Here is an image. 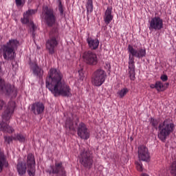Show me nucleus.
<instances>
[{
    "instance_id": "c85d7f7f",
    "label": "nucleus",
    "mask_w": 176,
    "mask_h": 176,
    "mask_svg": "<svg viewBox=\"0 0 176 176\" xmlns=\"http://www.w3.org/2000/svg\"><path fill=\"white\" fill-rule=\"evenodd\" d=\"M129 91V89L127 88H123L120 91L118 92V94L120 96L121 98H123L126 94H127V92Z\"/></svg>"
},
{
    "instance_id": "4468645a",
    "label": "nucleus",
    "mask_w": 176,
    "mask_h": 176,
    "mask_svg": "<svg viewBox=\"0 0 176 176\" xmlns=\"http://www.w3.org/2000/svg\"><path fill=\"white\" fill-rule=\"evenodd\" d=\"M128 71L131 80H135V61L133 56H129Z\"/></svg>"
},
{
    "instance_id": "f8f14e48",
    "label": "nucleus",
    "mask_w": 176,
    "mask_h": 176,
    "mask_svg": "<svg viewBox=\"0 0 176 176\" xmlns=\"http://www.w3.org/2000/svg\"><path fill=\"white\" fill-rule=\"evenodd\" d=\"M58 36H50L49 39L46 41V47L50 54H54L56 53V47L58 45Z\"/></svg>"
},
{
    "instance_id": "7c9ffc66",
    "label": "nucleus",
    "mask_w": 176,
    "mask_h": 176,
    "mask_svg": "<svg viewBox=\"0 0 176 176\" xmlns=\"http://www.w3.org/2000/svg\"><path fill=\"white\" fill-rule=\"evenodd\" d=\"M150 123H151V126H153V127L156 128V127H157V125L159 124V120H157L153 118H151Z\"/></svg>"
},
{
    "instance_id": "9b49d317",
    "label": "nucleus",
    "mask_w": 176,
    "mask_h": 176,
    "mask_svg": "<svg viewBox=\"0 0 176 176\" xmlns=\"http://www.w3.org/2000/svg\"><path fill=\"white\" fill-rule=\"evenodd\" d=\"M149 30L151 31H160L162 30L164 24L163 23V19L160 16H154L151 18V21H149Z\"/></svg>"
},
{
    "instance_id": "4be33fe9",
    "label": "nucleus",
    "mask_w": 176,
    "mask_h": 176,
    "mask_svg": "<svg viewBox=\"0 0 176 176\" xmlns=\"http://www.w3.org/2000/svg\"><path fill=\"white\" fill-rule=\"evenodd\" d=\"M76 124H78L76 123V124H74V122L72 121V120L71 118H67L66 120L65 126L66 129H69V130H72V131H75L76 130Z\"/></svg>"
},
{
    "instance_id": "ddd939ff",
    "label": "nucleus",
    "mask_w": 176,
    "mask_h": 176,
    "mask_svg": "<svg viewBox=\"0 0 176 176\" xmlns=\"http://www.w3.org/2000/svg\"><path fill=\"white\" fill-rule=\"evenodd\" d=\"M138 157L140 160L142 162H149L151 160V154H149V151H148V148L144 145L139 146L138 148Z\"/></svg>"
},
{
    "instance_id": "a211bd4d",
    "label": "nucleus",
    "mask_w": 176,
    "mask_h": 176,
    "mask_svg": "<svg viewBox=\"0 0 176 176\" xmlns=\"http://www.w3.org/2000/svg\"><path fill=\"white\" fill-rule=\"evenodd\" d=\"M32 69L33 72V75L36 76V78H39L40 79H42L43 78V69L42 67H39L38 64L33 63L32 65Z\"/></svg>"
},
{
    "instance_id": "c9c22d12",
    "label": "nucleus",
    "mask_w": 176,
    "mask_h": 176,
    "mask_svg": "<svg viewBox=\"0 0 176 176\" xmlns=\"http://www.w3.org/2000/svg\"><path fill=\"white\" fill-rule=\"evenodd\" d=\"M160 79L162 80V82H167V80H168V77L167 75L164 74L161 76Z\"/></svg>"
},
{
    "instance_id": "5701e85b",
    "label": "nucleus",
    "mask_w": 176,
    "mask_h": 176,
    "mask_svg": "<svg viewBox=\"0 0 176 176\" xmlns=\"http://www.w3.org/2000/svg\"><path fill=\"white\" fill-rule=\"evenodd\" d=\"M100 45V41L98 39H90L89 40V49H91L92 50H96V49H98V46Z\"/></svg>"
},
{
    "instance_id": "4c0bfd02",
    "label": "nucleus",
    "mask_w": 176,
    "mask_h": 176,
    "mask_svg": "<svg viewBox=\"0 0 176 176\" xmlns=\"http://www.w3.org/2000/svg\"><path fill=\"white\" fill-rule=\"evenodd\" d=\"M3 105H5V102L0 99V110L2 109V108H3Z\"/></svg>"
},
{
    "instance_id": "dca6fc26",
    "label": "nucleus",
    "mask_w": 176,
    "mask_h": 176,
    "mask_svg": "<svg viewBox=\"0 0 176 176\" xmlns=\"http://www.w3.org/2000/svg\"><path fill=\"white\" fill-rule=\"evenodd\" d=\"M31 111L34 115H41L45 111V104L41 102H36L32 104Z\"/></svg>"
},
{
    "instance_id": "0eeeda50",
    "label": "nucleus",
    "mask_w": 176,
    "mask_h": 176,
    "mask_svg": "<svg viewBox=\"0 0 176 176\" xmlns=\"http://www.w3.org/2000/svg\"><path fill=\"white\" fill-rule=\"evenodd\" d=\"M106 77L107 74L105 71L102 70V69H96L91 76L92 85L100 87V86H102L104 84V82H105Z\"/></svg>"
},
{
    "instance_id": "cd10ccee",
    "label": "nucleus",
    "mask_w": 176,
    "mask_h": 176,
    "mask_svg": "<svg viewBox=\"0 0 176 176\" xmlns=\"http://www.w3.org/2000/svg\"><path fill=\"white\" fill-rule=\"evenodd\" d=\"M156 83V90L157 91H164L166 89L164 88V84L162 81H157Z\"/></svg>"
},
{
    "instance_id": "2f4dec72",
    "label": "nucleus",
    "mask_w": 176,
    "mask_h": 176,
    "mask_svg": "<svg viewBox=\"0 0 176 176\" xmlns=\"http://www.w3.org/2000/svg\"><path fill=\"white\" fill-rule=\"evenodd\" d=\"M135 166L138 171H142L144 170V168H142V162L141 161H138L135 162Z\"/></svg>"
},
{
    "instance_id": "72a5a7b5",
    "label": "nucleus",
    "mask_w": 176,
    "mask_h": 176,
    "mask_svg": "<svg viewBox=\"0 0 176 176\" xmlns=\"http://www.w3.org/2000/svg\"><path fill=\"white\" fill-rule=\"evenodd\" d=\"M82 58L87 64L89 63V52H85L82 55Z\"/></svg>"
},
{
    "instance_id": "6ab92c4d",
    "label": "nucleus",
    "mask_w": 176,
    "mask_h": 176,
    "mask_svg": "<svg viewBox=\"0 0 176 176\" xmlns=\"http://www.w3.org/2000/svg\"><path fill=\"white\" fill-rule=\"evenodd\" d=\"M9 167V162L3 152L0 151V173L3 171V168Z\"/></svg>"
},
{
    "instance_id": "f03ea898",
    "label": "nucleus",
    "mask_w": 176,
    "mask_h": 176,
    "mask_svg": "<svg viewBox=\"0 0 176 176\" xmlns=\"http://www.w3.org/2000/svg\"><path fill=\"white\" fill-rule=\"evenodd\" d=\"M16 108V102L14 101H10L6 107V109L2 114V121L0 122V131H3L4 133H8L12 134L14 129L9 124L5 123V122H8L10 120L13 113H14V109Z\"/></svg>"
},
{
    "instance_id": "7ed1b4c3",
    "label": "nucleus",
    "mask_w": 176,
    "mask_h": 176,
    "mask_svg": "<svg viewBox=\"0 0 176 176\" xmlns=\"http://www.w3.org/2000/svg\"><path fill=\"white\" fill-rule=\"evenodd\" d=\"M16 170L19 175L23 176L28 171L29 176H35V158L33 154L29 153L28 155L27 164L21 161L18 162Z\"/></svg>"
},
{
    "instance_id": "412c9836",
    "label": "nucleus",
    "mask_w": 176,
    "mask_h": 176,
    "mask_svg": "<svg viewBox=\"0 0 176 176\" xmlns=\"http://www.w3.org/2000/svg\"><path fill=\"white\" fill-rule=\"evenodd\" d=\"M80 163H81V164L87 168L89 167V153L87 151H83L81 153L80 157Z\"/></svg>"
},
{
    "instance_id": "a19ab883",
    "label": "nucleus",
    "mask_w": 176,
    "mask_h": 176,
    "mask_svg": "<svg viewBox=\"0 0 176 176\" xmlns=\"http://www.w3.org/2000/svg\"><path fill=\"white\" fill-rule=\"evenodd\" d=\"M89 5H90V6H91V10H93V5L92 4H90V0H89Z\"/></svg>"
},
{
    "instance_id": "423d86ee",
    "label": "nucleus",
    "mask_w": 176,
    "mask_h": 176,
    "mask_svg": "<svg viewBox=\"0 0 176 176\" xmlns=\"http://www.w3.org/2000/svg\"><path fill=\"white\" fill-rule=\"evenodd\" d=\"M42 17L47 27H53L57 23V16H56L54 10L47 6L43 9Z\"/></svg>"
},
{
    "instance_id": "ea45409f",
    "label": "nucleus",
    "mask_w": 176,
    "mask_h": 176,
    "mask_svg": "<svg viewBox=\"0 0 176 176\" xmlns=\"http://www.w3.org/2000/svg\"><path fill=\"white\" fill-rule=\"evenodd\" d=\"M93 160H91V158L89 157V166H90V164H93Z\"/></svg>"
},
{
    "instance_id": "a878e982",
    "label": "nucleus",
    "mask_w": 176,
    "mask_h": 176,
    "mask_svg": "<svg viewBox=\"0 0 176 176\" xmlns=\"http://www.w3.org/2000/svg\"><path fill=\"white\" fill-rule=\"evenodd\" d=\"M57 2L58 3V8L60 16L61 17H65V14H64V6H63V3H61V0H57Z\"/></svg>"
},
{
    "instance_id": "473e14b6",
    "label": "nucleus",
    "mask_w": 176,
    "mask_h": 176,
    "mask_svg": "<svg viewBox=\"0 0 176 176\" xmlns=\"http://www.w3.org/2000/svg\"><path fill=\"white\" fill-rule=\"evenodd\" d=\"M13 140H14V137L13 136H4V141L8 144H10Z\"/></svg>"
},
{
    "instance_id": "bb28decb",
    "label": "nucleus",
    "mask_w": 176,
    "mask_h": 176,
    "mask_svg": "<svg viewBox=\"0 0 176 176\" xmlns=\"http://www.w3.org/2000/svg\"><path fill=\"white\" fill-rule=\"evenodd\" d=\"M169 171L172 176H176V161L172 162L169 167Z\"/></svg>"
},
{
    "instance_id": "aec40b11",
    "label": "nucleus",
    "mask_w": 176,
    "mask_h": 176,
    "mask_svg": "<svg viewBox=\"0 0 176 176\" xmlns=\"http://www.w3.org/2000/svg\"><path fill=\"white\" fill-rule=\"evenodd\" d=\"M113 20V16H112V7L108 6L104 12V23L108 25Z\"/></svg>"
},
{
    "instance_id": "c03bdc74",
    "label": "nucleus",
    "mask_w": 176,
    "mask_h": 176,
    "mask_svg": "<svg viewBox=\"0 0 176 176\" xmlns=\"http://www.w3.org/2000/svg\"><path fill=\"white\" fill-rule=\"evenodd\" d=\"M166 85V86H168L169 84H168V82H167Z\"/></svg>"
},
{
    "instance_id": "1a4fd4ad",
    "label": "nucleus",
    "mask_w": 176,
    "mask_h": 176,
    "mask_svg": "<svg viewBox=\"0 0 176 176\" xmlns=\"http://www.w3.org/2000/svg\"><path fill=\"white\" fill-rule=\"evenodd\" d=\"M127 50L129 56L133 57V58H134V57L136 58H143V57L146 56V50H145V48L135 49L133 45H129Z\"/></svg>"
},
{
    "instance_id": "c756f323",
    "label": "nucleus",
    "mask_w": 176,
    "mask_h": 176,
    "mask_svg": "<svg viewBox=\"0 0 176 176\" xmlns=\"http://www.w3.org/2000/svg\"><path fill=\"white\" fill-rule=\"evenodd\" d=\"M26 0H15V3L17 8H23L25 5Z\"/></svg>"
},
{
    "instance_id": "2eb2a0df",
    "label": "nucleus",
    "mask_w": 176,
    "mask_h": 176,
    "mask_svg": "<svg viewBox=\"0 0 176 176\" xmlns=\"http://www.w3.org/2000/svg\"><path fill=\"white\" fill-rule=\"evenodd\" d=\"M77 134L78 137L82 140H87L89 138V133L87 132V127L83 122H80L77 128Z\"/></svg>"
},
{
    "instance_id": "37998d69",
    "label": "nucleus",
    "mask_w": 176,
    "mask_h": 176,
    "mask_svg": "<svg viewBox=\"0 0 176 176\" xmlns=\"http://www.w3.org/2000/svg\"><path fill=\"white\" fill-rule=\"evenodd\" d=\"M1 72H2V68L0 66V74H1Z\"/></svg>"
},
{
    "instance_id": "f704fd0d",
    "label": "nucleus",
    "mask_w": 176,
    "mask_h": 176,
    "mask_svg": "<svg viewBox=\"0 0 176 176\" xmlns=\"http://www.w3.org/2000/svg\"><path fill=\"white\" fill-rule=\"evenodd\" d=\"M31 24H32V28H31L32 35L33 38H35V30H36V27L35 26L34 23L32 22Z\"/></svg>"
},
{
    "instance_id": "9d476101",
    "label": "nucleus",
    "mask_w": 176,
    "mask_h": 176,
    "mask_svg": "<svg viewBox=\"0 0 176 176\" xmlns=\"http://www.w3.org/2000/svg\"><path fill=\"white\" fill-rule=\"evenodd\" d=\"M47 172L50 174H58L60 176H67L65 168L63 166L62 162H55L54 165L50 166V169H47Z\"/></svg>"
},
{
    "instance_id": "f257e3e1",
    "label": "nucleus",
    "mask_w": 176,
    "mask_h": 176,
    "mask_svg": "<svg viewBox=\"0 0 176 176\" xmlns=\"http://www.w3.org/2000/svg\"><path fill=\"white\" fill-rule=\"evenodd\" d=\"M64 76L59 69L51 68L45 80V86L54 97H71V87L64 80Z\"/></svg>"
},
{
    "instance_id": "6e6552de",
    "label": "nucleus",
    "mask_w": 176,
    "mask_h": 176,
    "mask_svg": "<svg viewBox=\"0 0 176 176\" xmlns=\"http://www.w3.org/2000/svg\"><path fill=\"white\" fill-rule=\"evenodd\" d=\"M0 90L5 91L6 96H9L11 98H15L17 96V89L10 84H5V80L0 78Z\"/></svg>"
},
{
    "instance_id": "393cba45",
    "label": "nucleus",
    "mask_w": 176,
    "mask_h": 176,
    "mask_svg": "<svg viewBox=\"0 0 176 176\" xmlns=\"http://www.w3.org/2000/svg\"><path fill=\"white\" fill-rule=\"evenodd\" d=\"M14 140L24 142L25 141V137L21 133H16L14 135Z\"/></svg>"
},
{
    "instance_id": "39448f33",
    "label": "nucleus",
    "mask_w": 176,
    "mask_h": 176,
    "mask_svg": "<svg viewBox=\"0 0 176 176\" xmlns=\"http://www.w3.org/2000/svg\"><path fill=\"white\" fill-rule=\"evenodd\" d=\"M174 130H175V124L168 120H165L158 126V138L162 142H166L167 138L174 133Z\"/></svg>"
},
{
    "instance_id": "f3484780",
    "label": "nucleus",
    "mask_w": 176,
    "mask_h": 176,
    "mask_svg": "<svg viewBox=\"0 0 176 176\" xmlns=\"http://www.w3.org/2000/svg\"><path fill=\"white\" fill-rule=\"evenodd\" d=\"M38 12L37 10L30 9L26 12H23V18L21 19L22 24H28L30 23V19L32 14H35Z\"/></svg>"
},
{
    "instance_id": "58836bf2",
    "label": "nucleus",
    "mask_w": 176,
    "mask_h": 176,
    "mask_svg": "<svg viewBox=\"0 0 176 176\" xmlns=\"http://www.w3.org/2000/svg\"><path fill=\"white\" fill-rule=\"evenodd\" d=\"M151 89H156V82L155 84H151L150 85Z\"/></svg>"
},
{
    "instance_id": "b1692460",
    "label": "nucleus",
    "mask_w": 176,
    "mask_h": 176,
    "mask_svg": "<svg viewBox=\"0 0 176 176\" xmlns=\"http://www.w3.org/2000/svg\"><path fill=\"white\" fill-rule=\"evenodd\" d=\"M98 63V58L96 54H89V65H97Z\"/></svg>"
},
{
    "instance_id": "e433bc0d",
    "label": "nucleus",
    "mask_w": 176,
    "mask_h": 176,
    "mask_svg": "<svg viewBox=\"0 0 176 176\" xmlns=\"http://www.w3.org/2000/svg\"><path fill=\"white\" fill-rule=\"evenodd\" d=\"M86 8H87V19L89 20V1H87Z\"/></svg>"
},
{
    "instance_id": "79ce46f5",
    "label": "nucleus",
    "mask_w": 176,
    "mask_h": 176,
    "mask_svg": "<svg viewBox=\"0 0 176 176\" xmlns=\"http://www.w3.org/2000/svg\"><path fill=\"white\" fill-rule=\"evenodd\" d=\"M87 43H89V37L87 38Z\"/></svg>"
},
{
    "instance_id": "20e7f679",
    "label": "nucleus",
    "mask_w": 176,
    "mask_h": 176,
    "mask_svg": "<svg viewBox=\"0 0 176 176\" xmlns=\"http://www.w3.org/2000/svg\"><path fill=\"white\" fill-rule=\"evenodd\" d=\"M17 47H19L17 39H10L6 44L1 45L0 52L3 54L4 60H14Z\"/></svg>"
}]
</instances>
